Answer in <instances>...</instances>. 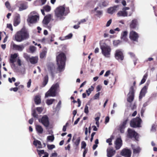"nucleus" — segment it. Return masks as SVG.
Here are the masks:
<instances>
[{
	"mask_svg": "<svg viewBox=\"0 0 157 157\" xmlns=\"http://www.w3.org/2000/svg\"><path fill=\"white\" fill-rule=\"evenodd\" d=\"M69 12V7L65 8V5L57 7L55 11V16L60 20L64 19L65 18L64 16H66Z\"/></svg>",
	"mask_w": 157,
	"mask_h": 157,
	"instance_id": "1",
	"label": "nucleus"
},
{
	"mask_svg": "<svg viewBox=\"0 0 157 157\" xmlns=\"http://www.w3.org/2000/svg\"><path fill=\"white\" fill-rule=\"evenodd\" d=\"M29 37V34L28 31L24 28L17 32L15 35V40L19 42L25 40Z\"/></svg>",
	"mask_w": 157,
	"mask_h": 157,
	"instance_id": "2",
	"label": "nucleus"
},
{
	"mask_svg": "<svg viewBox=\"0 0 157 157\" xmlns=\"http://www.w3.org/2000/svg\"><path fill=\"white\" fill-rule=\"evenodd\" d=\"M58 69H64L65 67L66 57L65 54L63 52L60 53L56 57Z\"/></svg>",
	"mask_w": 157,
	"mask_h": 157,
	"instance_id": "3",
	"label": "nucleus"
},
{
	"mask_svg": "<svg viewBox=\"0 0 157 157\" xmlns=\"http://www.w3.org/2000/svg\"><path fill=\"white\" fill-rule=\"evenodd\" d=\"M100 45L102 54L106 57H109L111 51L110 46L105 42L100 43Z\"/></svg>",
	"mask_w": 157,
	"mask_h": 157,
	"instance_id": "4",
	"label": "nucleus"
},
{
	"mask_svg": "<svg viewBox=\"0 0 157 157\" xmlns=\"http://www.w3.org/2000/svg\"><path fill=\"white\" fill-rule=\"evenodd\" d=\"M127 136L128 138L132 139L134 141H139V134L132 129L130 128L128 129Z\"/></svg>",
	"mask_w": 157,
	"mask_h": 157,
	"instance_id": "5",
	"label": "nucleus"
},
{
	"mask_svg": "<svg viewBox=\"0 0 157 157\" xmlns=\"http://www.w3.org/2000/svg\"><path fill=\"white\" fill-rule=\"evenodd\" d=\"M39 19V14L36 11H33L30 13L27 20L28 23L34 24L36 23Z\"/></svg>",
	"mask_w": 157,
	"mask_h": 157,
	"instance_id": "6",
	"label": "nucleus"
},
{
	"mask_svg": "<svg viewBox=\"0 0 157 157\" xmlns=\"http://www.w3.org/2000/svg\"><path fill=\"white\" fill-rule=\"evenodd\" d=\"M59 87V84L58 83L53 84L50 89L46 93L45 97L55 96L56 94V91Z\"/></svg>",
	"mask_w": 157,
	"mask_h": 157,
	"instance_id": "7",
	"label": "nucleus"
},
{
	"mask_svg": "<svg viewBox=\"0 0 157 157\" xmlns=\"http://www.w3.org/2000/svg\"><path fill=\"white\" fill-rule=\"evenodd\" d=\"M141 119L139 117L133 118L130 121V125L131 127L135 128L141 127Z\"/></svg>",
	"mask_w": 157,
	"mask_h": 157,
	"instance_id": "8",
	"label": "nucleus"
},
{
	"mask_svg": "<svg viewBox=\"0 0 157 157\" xmlns=\"http://www.w3.org/2000/svg\"><path fill=\"white\" fill-rule=\"evenodd\" d=\"M135 90L133 86H131L129 89V92L128 94V97L127 101L129 102H132L134 100V97Z\"/></svg>",
	"mask_w": 157,
	"mask_h": 157,
	"instance_id": "9",
	"label": "nucleus"
},
{
	"mask_svg": "<svg viewBox=\"0 0 157 157\" xmlns=\"http://www.w3.org/2000/svg\"><path fill=\"white\" fill-rule=\"evenodd\" d=\"M39 121L45 127H48L49 125V119L46 115L43 116L41 119H38Z\"/></svg>",
	"mask_w": 157,
	"mask_h": 157,
	"instance_id": "10",
	"label": "nucleus"
},
{
	"mask_svg": "<svg viewBox=\"0 0 157 157\" xmlns=\"http://www.w3.org/2000/svg\"><path fill=\"white\" fill-rule=\"evenodd\" d=\"M115 57L118 60H123L124 58L123 51L121 49L117 50L115 51Z\"/></svg>",
	"mask_w": 157,
	"mask_h": 157,
	"instance_id": "11",
	"label": "nucleus"
},
{
	"mask_svg": "<svg viewBox=\"0 0 157 157\" xmlns=\"http://www.w3.org/2000/svg\"><path fill=\"white\" fill-rule=\"evenodd\" d=\"M129 37L131 41L138 42L139 35L136 32L132 30L130 32Z\"/></svg>",
	"mask_w": 157,
	"mask_h": 157,
	"instance_id": "12",
	"label": "nucleus"
},
{
	"mask_svg": "<svg viewBox=\"0 0 157 157\" xmlns=\"http://www.w3.org/2000/svg\"><path fill=\"white\" fill-rule=\"evenodd\" d=\"M17 56V54L16 53H14L11 55L9 59V63H10L11 67L12 68L16 67L14 63L16 61Z\"/></svg>",
	"mask_w": 157,
	"mask_h": 157,
	"instance_id": "13",
	"label": "nucleus"
},
{
	"mask_svg": "<svg viewBox=\"0 0 157 157\" xmlns=\"http://www.w3.org/2000/svg\"><path fill=\"white\" fill-rule=\"evenodd\" d=\"M132 154L131 150L128 149H124L121 152V154L125 157H131Z\"/></svg>",
	"mask_w": 157,
	"mask_h": 157,
	"instance_id": "14",
	"label": "nucleus"
},
{
	"mask_svg": "<svg viewBox=\"0 0 157 157\" xmlns=\"http://www.w3.org/2000/svg\"><path fill=\"white\" fill-rule=\"evenodd\" d=\"M128 117H127L121 123L120 125L119 129L120 132L122 133H123L124 132V129L126 127V125L128 121Z\"/></svg>",
	"mask_w": 157,
	"mask_h": 157,
	"instance_id": "15",
	"label": "nucleus"
},
{
	"mask_svg": "<svg viewBox=\"0 0 157 157\" xmlns=\"http://www.w3.org/2000/svg\"><path fill=\"white\" fill-rule=\"evenodd\" d=\"M52 15L50 14L47 15L45 16L42 21V23L45 25H47L51 21Z\"/></svg>",
	"mask_w": 157,
	"mask_h": 157,
	"instance_id": "16",
	"label": "nucleus"
},
{
	"mask_svg": "<svg viewBox=\"0 0 157 157\" xmlns=\"http://www.w3.org/2000/svg\"><path fill=\"white\" fill-rule=\"evenodd\" d=\"M138 24V22L137 19H134L131 21L129 27L131 29H136Z\"/></svg>",
	"mask_w": 157,
	"mask_h": 157,
	"instance_id": "17",
	"label": "nucleus"
},
{
	"mask_svg": "<svg viewBox=\"0 0 157 157\" xmlns=\"http://www.w3.org/2000/svg\"><path fill=\"white\" fill-rule=\"evenodd\" d=\"M115 147L117 150L119 149L122 145V141L120 138H117L115 142Z\"/></svg>",
	"mask_w": 157,
	"mask_h": 157,
	"instance_id": "18",
	"label": "nucleus"
},
{
	"mask_svg": "<svg viewBox=\"0 0 157 157\" xmlns=\"http://www.w3.org/2000/svg\"><path fill=\"white\" fill-rule=\"evenodd\" d=\"M20 17L18 14H17L15 17L13 25L15 26H17L20 22Z\"/></svg>",
	"mask_w": 157,
	"mask_h": 157,
	"instance_id": "19",
	"label": "nucleus"
},
{
	"mask_svg": "<svg viewBox=\"0 0 157 157\" xmlns=\"http://www.w3.org/2000/svg\"><path fill=\"white\" fill-rule=\"evenodd\" d=\"M119 7L118 5L114 6L113 7H110L107 9V13L111 14H113L117 10Z\"/></svg>",
	"mask_w": 157,
	"mask_h": 157,
	"instance_id": "20",
	"label": "nucleus"
},
{
	"mask_svg": "<svg viewBox=\"0 0 157 157\" xmlns=\"http://www.w3.org/2000/svg\"><path fill=\"white\" fill-rule=\"evenodd\" d=\"M147 87L146 86H144L142 88L140 92V95L139 96V98L140 99H142L143 97L145 96L147 92Z\"/></svg>",
	"mask_w": 157,
	"mask_h": 157,
	"instance_id": "21",
	"label": "nucleus"
},
{
	"mask_svg": "<svg viewBox=\"0 0 157 157\" xmlns=\"http://www.w3.org/2000/svg\"><path fill=\"white\" fill-rule=\"evenodd\" d=\"M128 32L127 31L123 32L121 34V38L124 41L127 42L128 40L127 37Z\"/></svg>",
	"mask_w": 157,
	"mask_h": 157,
	"instance_id": "22",
	"label": "nucleus"
},
{
	"mask_svg": "<svg viewBox=\"0 0 157 157\" xmlns=\"http://www.w3.org/2000/svg\"><path fill=\"white\" fill-rule=\"evenodd\" d=\"M13 47L15 50L19 51H22L24 48L25 46L23 44L18 45L14 44L13 45Z\"/></svg>",
	"mask_w": 157,
	"mask_h": 157,
	"instance_id": "23",
	"label": "nucleus"
},
{
	"mask_svg": "<svg viewBox=\"0 0 157 157\" xmlns=\"http://www.w3.org/2000/svg\"><path fill=\"white\" fill-rule=\"evenodd\" d=\"M107 156L108 157H112L115 153L116 151L113 149L110 148L107 149Z\"/></svg>",
	"mask_w": 157,
	"mask_h": 157,
	"instance_id": "24",
	"label": "nucleus"
},
{
	"mask_svg": "<svg viewBox=\"0 0 157 157\" xmlns=\"http://www.w3.org/2000/svg\"><path fill=\"white\" fill-rule=\"evenodd\" d=\"M47 51V49L46 47L43 48L42 52L40 53V57L41 59H43L46 56Z\"/></svg>",
	"mask_w": 157,
	"mask_h": 157,
	"instance_id": "25",
	"label": "nucleus"
},
{
	"mask_svg": "<svg viewBox=\"0 0 157 157\" xmlns=\"http://www.w3.org/2000/svg\"><path fill=\"white\" fill-rule=\"evenodd\" d=\"M80 137H78L76 139V140L74 142L73 146L75 147L76 149H78L80 141Z\"/></svg>",
	"mask_w": 157,
	"mask_h": 157,
	"instance_id": "26",
	"label": "nucleus"
},
{
	"mask_svg": "<svg viewBox=\"0 0 157 157\" xmlns=\"http://www.w3.org/2000/svg\"><path fill=\"white\" fill-rule=\"evenodd\" d=\"M29 61L32 64H34L38 62V57L37 56H32L30 59Z\"/></svg>",
	"mask_w": 157,
	"mask_h": 157,
	"instance_id": "27",
	"label": "nucleus"
},
{
	"mask_svg": "<svg viewBox=\"0 0 157 157\" xmlns=\"http://www.w3.org/2000/svg\"><path fill=\"white\" fill-rule=\"evenodd\" d=\"M48 81V75H46L43 78V82L42 83V87H44L47 84Z\"/></svg>",
	"mask_w": 157,
	"mask_h": 157,
	"instance_id": "28",
	"label": "nucleus"
},
{
	"mask_svg": "<svg viewBox=\"0 0 157 157\" xmlns=\"http://www.w3.org/2000/svg\"><path fill=\"white\" fill-rule=\"evenodd\" d=\"M36 129L37 132L39 134H42L43 132V129L40 125H36Z\"/></svg>",
	"mask_w": 157,
	"mask_h": 157,
	"instance_id": "29",
	"label": "nucleus"
},
{
	"mask_svg": "<svg viewBox=\"0 0 157 157\" xmlns=\"http://www.w3.org/2000/svg\"><path fill=\"white\" fill-rule=\"evenodd\" d=\"M118 16L126 17L128 16V12L125 11H120L117 13Z\"/></svg>",
	"mask_w": 157,
	"mask_h": 157,
	"instance_id": "30",
	"label": "nucleus"
},
{
	"mask_svg": "<svg viewBox=\"0 0 157 157\" xmlns=\"http://www.w3.org/2000/svg\"><path fill=\"white\" fill-rule=\"evenodd\" d=\"M34 101L36 105H38L41 103L40 96L39 95H36L34 98Z\"/></svg>",
	"mask_w": 157,
	"mask_h": 157,
	"instance_id": "31",
	"label": "nucleus"
},
{
	"mask_svg": "<svg viewBox=\"0 0 157 157\" xmlns=\"http://www.w3.org/2000/svg\"><path fill=\"white\" fill-rule=\"evenodd\" d=\"M33 144L36 146L38 145V147L39 148L42 147L41 142L40 141L37 140H34L33 142Z\"/></svg>",
	"mask_w": 157,
	"mask_h": 157,
	"instance_id": "32",
	"label": "nucleus"
},
{
	"mask_svg": "<svg viewBox=\"0 0 157 157\" xmlns=\"http://www.w3.org/2000/svg\"><path fill=\"white\" fill-rule=\"evenodd\" d=\"M14 71L17 72L18 75H23L25 73V69H14Z\"/></svg>",
	"mask_w": 157,
	"mask_h": 157,
	"instance_id": "33",
	"label": "nucleus"
},
{
	"mask_svg": "<svg viewBox=\"0 0 157 157\" xmlns=\"http://www.w3.org/2000/svg\"><path fill=\"white\" fill-rule=\"evenodd\" d=\"M147 76H148V74L147 73H146L144 75L143 78L141 80L140 83V85L143 84L145 82L146 79L147 78Z\"/></svg>",
	"mask_w": 157,
	"mask_h": 157,
	"instance_id": "34",
	"label": "nucleus"
},
{
	"mask_svg": "<svg viewBox=\"0 0 157 157\" xmlns=\"http://www.w3.org/2000/svg\"><path fill=\"white\" fill-rule=\"evenodd\" d=\"M27 8V5L24 4V3H22L21 4L20 6L19 7V10L20 11H21L22 10H25Z\"/></svg>",
	"mask_w": 157,
	"mask_h": 157,
	"instance_id": "35",
	"label": "nucleus"
},
{
	"mask_svg": "<svg viewBox=\"0 0 157 157\" xmlns=\"http://www.w3.org/2000/svg\"><path fill=\"white\" fill-rule=\"evenodd\" d=\"M55 100L54 99H47L46 101V103L48 105H50L52 104Z\"/></svg>",
	"mask_w": 157,
	"mask_h": 157,
	"instance_id": "36",
	"label": "nucleus"
},
{
	"mask_svg": "<svg viewBox=\"0 0 157 157\" xmlns=\"http://www.w3.org/2000/svg\"><path fill=\"white\" fill-rule=\"evenodd\" d=\"M43 9L46 12H48L50 11L51 7L50 6L46 5L43 7Z\"/></svg>",
	"mask_w": 157,
	"mask_h": 157,
	"instance_id": "37",
	"label": "nucleus"
},
{
	"mask_svg": "<svg viewBox=\"0 0 157 157\" xmlns=\"http://www.w3.org/2000/svg\"><path fill=\"white\" fill-rule=\"evenodd\" d=\"M121 43V41L119 40H114L113 42V44L115 46H117L119 45Z\"/></svg>",
	"mask_w": 157,
	"mask_h": 157,
	"instance_id": "38",
	"label": "nucleus"
},
{
	"mask_svg": "<svg viewBox=\"0 0 157 157\" xmlns=\"http://www.w3.org/2000/svg\"><path fill=\"white\" fill-rule=\"evenodd\" d=\"M90 105V103H88L86 105L85 107L84 113L86 114H88L89 113V111L88 110V105Z\"/></svg>",
	"mask_w": 157,
	"mask_h": 157,
	"instance_id": "39",
	"label": "nucleus"
},
{
	"mask_svg": "<svg viewBox=\"0 0 157 157\" xmlns=\"http://www.w3.org/2000/svg\"><path fill=\"white\" fill-rule=\"evenodd\" d=\"M141 149L140 147H138L136 148L133 149V152L134 154L139 153Z\"/></svg>",
	"mask_w": 157,
	"mask_h": 157,
	"instance_id": "40",
	"label": "nucleus"
},
{
	"mask_svg": "<svg viewBox=\"0 0 157 157\" xmlns=\"http://www.w3.org/2000/svg\"><path fill=\"white\" fill-rule=\"evenodd\" d=\"M23 56L24 58L26 59V60L28 61H29L30 59L31 58L29 56L27 53H24V54Z\"/></svg>",
	"mask_w": 157,
	"mask_h": 157,
	"instance_id": "41",
	"label": "nucleus"
},
{
	"mask_svg": "<svg viewBox=\"0 0 157 157\" xmlns=\"http://www.w3.org/2000/svg\"><path fill=\"white\" fill-rule=\"evenodd\" d=\"M32 115L34 118L36 119L38 118V115L36 113V111L35 110H33L32 111Z\"/></svg>",
	"mask_w": 157,
	"mask_h": 157,
	"instance_id": "42",
	"label": "nucleus"
},
{
	"mask_svg": "<svg viewBox=\"0 0 157 157\" xmlns=\"http://www.w3.org/2000/svg\"><path fill=\"white\" fill-rule=\"evenodd\" d=\"M54 139V137L53 136H49L47 137V140L53 142Z\"/></svg>",
	"mask_w": 157,
	"mask_h": 157,
	"instance_id": "43",
	"label": "nucleus"
},
{
	"mask_svg": "<svg viewBox=\"0 0 157 157\" xmlns=\"http://www.w3.org/2000/svg\"><path fill=\"white\" fill-rule=\"evenodd\" d=\"M17 64L18 66L20 67L23 64V63L20 59L18 58L17 60Z\"/></svg>",
	"mask_w": 157,
	"mask_h": 157,
	"instance_id": "44",
	"label": "nucleus"
},
{
	"mask_svg": "<svg viewBox=\"0 0 157 157\" xmlns=\"http://www.w3.org/2000/svg\"><path fill=\"white\" fill-rule=\"evenodd\" d=\"M50 72L51 73V76L52 77V78H54L55 75L54 74L57 73V72H55V71H54V70H55V69H50Z\"/></svg>",
	"mask_w": 157,
	"mask_h": 157,
	"instance_id": "45",
	"label": "nucleus"
},
{
	"mask_svg": "<svg viewBox=\"0 0 157 157\" xmlns=\"http://www.w3.org/2000/svg\"><path fill=\"white\" fill-rule=\"evenodd\" d=\"M36 48L34 46H30L29 48V50L32 53H33L36 51Z\"/></svg>",
	"mask_w": 157,
	"mask_h": 157,
	"instance_id": "46",
	"label": "nucleus"
},
{
	"mask_svg": "<svg viewBox=\"0 0 157 157\" xmlns=\"http://www.w3.org/2000/svg\"><path fill=\"white\" fill-rule=\"evenodd\" d=\"M128 54L133 59L136 57L135 55L133 52H130L128 53Z\"/></svg>",
	"mask_w": 157,
	"mask_h": 157,
	"instance_id": "47",
	"label": "nucleus"
},
{
	"mask_svg": "<svg viewBox=\"0 0 157 157\" xmlns=\"http://www.w3.org/2000/svg\"><path fill=\"white\" fill-rule=\"evenodd\" d=\"M5 6L6 8L9 10H10L11 9V6L9 2L7 1L5 2Z\"/></svg>",
	"mask_w": 157,
	"mask_h": 157,
	"instance_id": "48",
	"label": "nucleus"
},
{
	"mask_svg": "<svg viewBox=\"0 0 157 157\" xmlns=\"http://www.w3.org/2000/svg\"><path fill=\"white\" fill-rule=\"evenodd\" d=\"M47 147L48 149L49 150H52V149L55 148V145L53 144L52 145H47Z\"/></svg>",
	"mask_w": 157,
	"mask_h": 157,
	"instance_id": "49",
	"label": "nucleus"
},
{
	"mask_svg": "<svg viewBox=\"0 0 157 157\" xmlns=\"http://www.w3.org/2000/svg\"><path fill=\"white\" fill-rule=\"evenodd\" d=\"M133 61L134 63V65H136L137 63L139 62L138 59L137 58L133 59Z\"/></svg>",
	"mask_w": 157,
	"mask_h": 157,
	"instance_id": "50",
	"label": "nucleus"
},
{
	"mask_svg": "<svg viewBox=\"0 0 157 157\" xmlns=\"http://www.w3.org/2000/svg\"><path fill=\"white\" fill-rule=\"evenodd\" d=\"M86 146V142L84 141H82L81 143V148L85 149Z\"/></svg>",
	"mask_w": 157,
	"mask_h": 157,
	"instance_id": "51",
	"label": "nucleus"
},
{
	"mask_svg": "<svg viewBox=\"0 0 157 157\" xmlns=\"http://www.w3.org/2000/svg\"><path fill=\"white\" fill-rule=\"evenodd\" d=\"M100 94V92H98V93L96 94L94 97V99H98L99 97Z\"/></svg>",
	"mask_w": 157,
	"mask_h": 157,
	"instance_id": "52",
	"label": "nucleus"
},
{
	"mask_svg": "<svg viewBox=\"0 0 157 157\" xmlns=\"http://www.w3.org/2000/svg\"><path fill=\"white\" fill-rule=\"evenodd\" d=\"M72 34L71 33H70L66 36L65 37L66 39H68L71 38L72 36Z\"/></svg>",
	"mask_w": 157,
	"mask_h": 157,
	"instance_id": "53",
	"label": "nucleus"
},
{
	"mask_svg": "<svg viewBox=\"0 0 157 157\" xmlns=\"http://www.w3.org/2000/svg\"><path fill=\"white\" fill-rule=\"evenodd\" d=\"M48 66H49V67H48V69H55V67L54 64L52 63H50L48 65Z\"/></svg>",
	"mask_w": 157,
	"mask_h": 157,
	"instance_id": "54",
	"label": "nucleus"
},
{
	"mask_svg": "<svg viewBox=\"0 0 157 157\" xmlns=\"http://www.w3.org/2000/svg\"><path fill=\"white\" fill-rule=\"evenodd\" d=\"M7 27L11 31L13 30V27L12 25L10 24H8L7 25Z\"/></svg>",
	"mask_w": 157,
	"mask_h": 157,
	"instance_id": "55",
	"label": "nucleus"
},
{
	"mask_svg": "<svg viewBox=\"0 0 157 157\" xmlns=\"http://www.w3.org/2000/svg\"><path fill=\"white\" fill-rule=\"evenodd\" d=\"M112 141V140L111 138H109L107 139L106 140V142L108 143L109 145H112V143H111Z\"/></svg>",
	"mask_w": 157,
	"mask_h": 157,
	"instance_id": "56",
	"label": "nucleus"
},
{
	"mask_svg": "<svg viewBox=\"0 0 157 157\" xmlns=\"http://www.w3.org/2000/svg\"><path fill=\"white\" fill-rule=\"evenodd\" d=\"M97 13V15H101L102 14L103 12L102 10H97L96 11Z\"/></svg>",
	"mask_w": 157,
	"mask_h": 157,
	"instance_id": "57",
	"label": "nucleus"
},
{
	"mask_svg": "<svg viewBox=\"0 0 157 157\" xmlns=\"http://www.w3.org/2000/svg\"><path fill=\"white\" fill-rule=\"evenodd\" d=\"M37 111L39 113H41L43 111V109L41 107H37L36 109Z\"/></svg>",
	"mask_w": 157,
	"mask_h": 157,
	"instance_id": "58",
	"label": "nucleus"
},
{
	"mask_svg": "<svg viewBox=\"0 0 157 157\" xmlns=\"http://www.w3.org/2000/svg\"><path fill=\"white\" fill-rule=\"evenodd\" d=\"M8 80H9V82H10V83H12V80L14 82H15V80H16V79H15V78L14 77H12V78H9V79H8Z\"/></svg>",
	"mask_w": 157,
	"mask_h": 157,
	"instance_id": "59",
	"label": "nucleus"
},
{
	"mask_svg": "<svg viewBox=\"0 0 157 157\" xmlns=\"http://www.w3.org/2000/svg\"><path fill=\"white\" fill-rule=\"evenodd\" d=\"M38 154L40 156L41 154H45V153L44 152V150H41L40 151H38Z\"/></svg>",
	"mask_w": 157,
	"mask_h": 157,
	"instance_id": "60",
	"label": "nucleus"
},
{
	"mask_svg": "<svg viewBox=\"0 0 157 157\" xmlns=\"http://www.w3.org/2000/svg\"><path fill=\"white\" fill-rule=\"evenodd\" d=\"M101 86L100 85L97 86L96 87L97 91L98 92L100 91L101 89Z\"/></svg>",
	"mask_w": 157,
	"mask_h": 157,
	"instance_id": "61",
	"label": "nucleus"
},
{
	"mask_svg": "<svg viewBox=\"0 0 157 157\" xmlns=\"http://www.w3.org/2000/svg\"><path fill=\"white\" fill-rule=\"evenodd\" d=\"M102 6L104 7L108 5V3L105 1H104L102 3Z\"/></svg>",
	"mask_w": 157,
	"mask_h": 157,
	"instance_id": "62",
	"label": "nucleus"
},
{
	"mask_svg": "<svg viewBox=\"0 0 157 157\" xmlns=\"http://www.w3.org/2000/svg\"><path fill=\"white\" fill-rule=\"evenodd\" d=\"M31 79H29L27 83V86L28 88L30 87L31 84Z\"/></svg>",
	"mask_w": 157,
	"mask_h": 157,
	"instance_id": "63",
	"label": "nucleus"
},
{
	"mask_svg": "<svg viewBox=\"0 0 157 157\" xmlns=\"http://www.w3.org/2000/svg\"><path fill=\"white\" fill-rule=\"evenodd\" d=\"M109 120V116H107L105 118V123L106 124V123H108Z\"/></svg>",
	"mask_w": 157,
	"mask_h": 157,
	"instance_id": "64",
	"label": "nucleus"
}]
</instances>
